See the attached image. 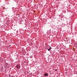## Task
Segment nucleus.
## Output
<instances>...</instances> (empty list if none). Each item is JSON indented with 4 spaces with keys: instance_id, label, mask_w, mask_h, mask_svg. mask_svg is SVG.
I'll list each match as a JSON object with an SVG mask.
<instances>
[{
    "instance_id": "f257e3e1",
    "label": "nucleus",
    "mask_w": 77,
    "mask_h": 77,
    "mask_svg": "<svg viewBox=\"0 0 77 77\" xmlns=\"http://www.w3.org/2000/svg\"><path fill=\"white\" fill-rule=\"evenodd\" d=\"M46 48L49 51H50L51 49V47L50 46H49L48 45L46 46Z\"/></svg>"
},
{
    "instance_id": "f03ea898",
    "label": "nucleus",
    "mask_w": 77,
    "mask_h": 77,
    "mask_svg": "<svg viewBox=\"0 0 77 77\" xmlns=\"http://www.w3.org/2000/svg\"><path fill=\"white\" fill-rule=\"evenodd\" d=\"M15 69L16 70H17L19 69L20 68V66L19 65H16V67L15 68Z\"/></svg>"
},
{
    "instance_id": "7ed1b4c3",
    "label": "nucleus",
    "mask_w": 77,
    "mask_h": 77,
    "mask_svg": "<svg viewBox=\"0 0 77 77\" xmlns=\"http://www.w3.org/2000/svg\"><path fill=\"white\" fill-rule=\"evenodd\" d=\"M48 73H45L44 74L45 76H48Z\"/></svg>"
},
{
    "instance_id": "20e7f679",
    "label": "nucleus",
    "mask_w": 77,
    "mask_h": 77,
    "mask_svg": "<svg viewBox=\"0 0 77 77\" xmlns=\"http://www.w3.org/2000/svg\"><path fill=\"white\" fill-rule=\"evenodd\" d=\"M55 71H57V69H55Z\"/></svg>"
},
{
    "instance_id": "39448f33",
    "label": "nucleus",
    "mask_w": 77,
    "mask_h": 77,
    "mask_svg": "<svg viewBox=\"0 0 77 77\" xmlns=\"http://www.w3.org/2000/svg\"><path fill=\"white\" fill-rule=\"evenodd\" d=\"M14 8H12V9H14Z\"/></svg>"
},
{
    "instance_id": "423d86ee",
    "label": "nucleus",
    "mask_w": 77,
    "mask_h": 77,
    "mask_svg": "<svg viewBox=\"0 0 77 77\" xmlns=\"http://www.w3.org/2000/svg\"><path fill=\"white\" fill-rule=\"evenodd\" d=\"M7 41H6V42Z\"/></svg>"
}]
</instances>
